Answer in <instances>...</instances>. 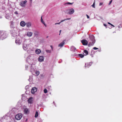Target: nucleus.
<instances>
[{
  "mask_svg": "<svg viewBox=\"0 0 122 122\" xmlns=\"http://www.w3.org/2000/svg\"><path fill=\"white\" fill-rule=\"evenodd\" d=\"M95 42V40L93 36H91L90 38L89 42L88 44L89 46H90L93 45Z\"/></svg>",
  "mask_w": 122,
  "mask_h": 122,
  "instance_id": "f257e3e1",
  "label": "nucleus"
},
{
  "mask_svg": "<svg viewBox=\"0 0 122 122\" xmlns=\"http://www.w3.org/2000/svg\"><path fill=\"white\" fill-rule=\"evenodd\" d=\"M7 36V34L4 31H2L0 32V38L2 39L6 38Z\"/></svg>",
  "mask_w": 122,
  "mask_h": 122,
  "instance_id": "f03ea898",
  "label": "nucleus"
},
{
  "mask_svg": "<svg viewBox=\"0 0 122 122\" xmlns=\"http://www.w3.org/2000/svg\"><path fill=\"white\" fill-rule=\"evenodd\" d=\"M22 117V115L21 114H18L15 116V118L17 120H19Z\"/></svg>",
  "mask_w": 122,
  "mask_h": 122,
  "instance_id": "7ed1b4c3",
  "label": "nucleus"
},
{
  "mask_svg": "<svg viewBox=\"0 0 122 122\" xmlns=\"http://www.w3.org/2000/svg\"><path fill=\"white\" fill-rule=\"evenodd\" d=\"M27 1L26 0H25L24 1H21L20 2V5L21 6L24 7L25 6V5L26 3H27Z\"/></svg>",
  "mask_w": 122,
  "mask_h": 122,
  "instance_id": "20e7f679",
  "label": "nucleus"
},
{
  "mask_svg": "<svg viewBox=\"0 0 122 122\" xmlns=\"http://www.w3.org/2000/svg\"><path fill=\"white\" fill-rule=\"evenodd\" d=\"M81 42L83 45H87L88 44L87 41L85 39H83L81 40Z\"/></svg>",
  "mask_w": 122,
  "mask_h": 122,
  "instance_id": "39448f33",
  "label": "nucleus"
},
{
  "mask_svg": "<svg viewBox=\"0 0 122 122\" xmlns=\"http://www.w3.org/2000/svg\"><path fill=\"white\" fill-rule=\"evenodd\" d=\"M28 103L30 104H32L33 103V98L32 97H30L29 98L28 100Z\"/></svg>",
  "mask_w": 122,
  "mask_h": 122,
  "instance_id": "423d86ee",
  "label": "nucleus"
},
{
  "mask_svg": "<svg viewBox=\"0 0 122 122\" xmlns=\"http://www.w3.org/2000/svg\"><path fill=\"white\" fill-rule=\"evenodd\" d=\"M69 12L68 14L70 15L72 14L74 12V10L73 9H70L69 10Z\"/></svg>",
  "mask_w": 122,
  "mask_h": 122,
  "instance_id": "0eeeda50",
  "label": "nucleus"
},
{
  "mask_svg": "<svg viewBox=\"0 0 122 122\" xmlns=\"http://www.w3.org/2000/svg\"><path fill=\"white\" fill-rule=\"evenodd\" d=\"M37 91V89L36 87H34L32 88L31 90V92L32 94H34Z\"/></svg>",
  "mask_w": 122,
  "mask_h": 122,
  "instance_id": "6e6552de",
  "label": "nucleus"
},
{
  "mask_svg": "<svg viewBox=\"0 0 122 122\" xmlns=\"http://www.w3.org/2000/svg\"><path fill=\"white\" fill-rule=\"evenodd\" d=\"M92 63V62H90L88 63H86L85 64V68L86 67H89V66H91Z\"/></svg>",
  "mask_w": 122,
  "mask_h": 122,
  "instance_id": "1a4fd4ad",
  "label": "nucleus"
},
{
  "mask_svg": "<svg viewBox=\"0 0 122 122\" xmlns=\"http://www.w3.org/2000/svg\"><path fill=\"white\" fill-rule=\"evenodd\" d=\"M44 61V57L42 56H40L39 58V61L40 62H42Z\"/></svg>",
  "mask_w": 122,
  "mask_h": 122,
  "instance_id": "9d476101",
  "label": "nucleus"
},
{
  "mask_svg": "<svg viewBox=\"0 0 122 122\" xmlns=\"http://www.w3.org/2000/svg\"><path fill=\"white\" fill-rule=\"evenodd\" d=\"M21 41L20 39H16L15 41V42L18 45H20V44Z\"/></svg>",
  "mask_w": 122,
  "mask_h": 122,
  "instance_id": "9b49d317",
  "label": "nucleus"
},
{
  "mask_svg": "<svg viewBox=\"0 0 122 122\" xmlns=\"http://www.w3.org/2000/svg\"><path fill=\"white\" fill-rule=\"evenodd\" d=\"M32 35V33L31 32H28L27 33V36L29 37H31Z\"/></svg>",
  "mask_w": 122,
  "mask_h": 122,
  "instance_id": "f8f14e48",
  "label": "nucleus"
},
{
  "mask_svg": "<svg viewBox=\"0 0 122 122\" xmlns=\"http://www.w3.org/2000/svg\"><path fill=\"white\" fill-rule=\"evenodd\" d=\"M26 24L24 21H22L20 22V25L21 26L24 27L26 25Z\"/></svg>",
  "mask_w": 122,
  "mask_h": 122,
  "instance_id": "ddd939ff",
  "label": "nucleus"
},
{
  "mask_svg": "<svg viewBox=\"0 0 122 122\" xmlns=\"http://www.w3.org/2000/svg\"><path fill=\"white\" fill-rule=\"evenodd\" d=\"M26 25L27 27H29L31 26V24L30 22H28L26 23Z\"/></svg>",
  "mask_w": 122,
  "mask_h": 122,
  "instance_id": "4468645a",
  "label": "nucleus"
},
{
  "mask_svg": "<svg viewBox=\"0 0 122 122\" xmlns=\"http://www.w3.org/2000/svg\"><path fill=\"white\" fill-rule=\"evenodd\" d=\"M36 53L37 54H39L41 52V50L39 49H37L35 50Z\"/></svg>",
  "mask_w": 122,
  "mask_h": 122,
  "instance_id": "2eb2a0df",
  "label": "nucleus"
},
{
  "mask_svg": "<svg viewBox=\"0 0 122 122\" xmlns=\"http://www.w3.org/2000/svg\"><path fill=\"white\" fill-rule=\"evenodd\" d=\"M65 43V42L64 41H63V42L60 43L58 45V47H62L63 45Z\"/></svg>",
  "mask_w": 122,
  "mask_h": 122,
  "instance_id": "dca6fc26",
  "label": "nucleus"
},
{
  "mask_svg": "<svg viewBox=\"0 0 122 122\" xmlns=\"http://www.w3.org/2000/svg\"><path fill=\"white\" fill-rule=\"evenodd\" d=\"M24 113L25 114H27L29 112L28 109L27 108H25L24 110Z\"/></svg>",
  "mask_w": 122,
  "mask_h": 122,
  "instance_id": "f3484780",
  "label": "nucleus"
},
{
  "mask_svg": "<svg viewBox=\"0 0 122 122\" xmlns=\"http://www.w3.org/2000/svg\"><path fill=\"white\" fill-rule=\"evenodd\" d=\"M27 47V45L24 44L23 45V47L24 50H26Z\"/></svg>",
  "mask_w": 122,
  "mask_h": 122,
  "instance_id": "a211bd4d",
  "label": "nucleus"
},
{
  "mask_svg": "<svg viewBox=\"0 0 122 122\" xmlns=\"http://www.w3.org/2000/svg\"><path fill=\"white\" fill-rule=\"evenodd\" d=\"M84 53L85 54V56L86 55H87L88 54V51L86 50H84Z\"/></svg>",
  "mask_w": 122,
  "mask_h": 122,
  "instance_id": "6ab92c4d",
  "label": "nucleus"
},
{
  "mask_svg": "<svg viewBox=\"0 0 122 122\" xmlns=\"http://www.w3.org/2000/svg\"><path fill=\"white\" fill-rule=\"evenodd\" d=\"M40 74V72L38 71H37L35 72V74L37 76H38Z\"/></svg>",
  "mask_w": 122,
  "mask_h": 122,
  "instance_id": "aec40b11",
  "label": "nucleus"
},
{
  "mask_svg": "<svg viewBox=\"0 0 122 122\" xmlns=\"http://www.w3.org/2000/svg\"><path fill=\"white\" fill-rule=\"evenodd\" d=\"M38 113L37 111H36V112L35 115V117H38Z\"/></svg>",
  "mask_w": 122,
  "mask_h": 122,
  "instance_id": "412c9836",
  "label": "nucleus"
},
{
  "mask_svg": "<svg viewBox=\"0 0 122 122\" xmlns=\"http://www.w3.org/2000/svg\"><path fill=\"white\" fill-rule=\"evenodd\" d=\"M79 55L81 58H83L84 56V55L81 54H79Z\"/></svg>",
  "mask_w": 122,
  "mask_h": 122,
  "instance_id": "4be33fe9",
  "label": "nucleus"
},
{
  "mask_svg": "<svg viewBox=\"0 0 122 122\" xmlns=\"http://www.w3.org/2000/svg\"><path fill=\"white\" fill-rule=\"evenodd\" d=\"M44 92L45 93H46L47 92V91L46 88L44 89Z\"/></svg>",
  "mask_w": 122,
  "mask_h": 122,
  "instance_id": "5701e85b",
  "label": "nucleus"
},
{
  "mask_svg": "<svg viewBox=\"0 0 122 122\" xmlns=\"http://www.w3.org/2000/svg\"><path fill=\"white\" fill-rule=\"evenodd\" d=\"M46 51L47 53H50L51 52V51L50 50H46Z\"/></svg>",
  "mask_w": 122,
  "mask_h": 122,
  "instance_id": "b1692460",
  "label": "nucleus"
},
{
  "mask_svg": "<svg viewBox=\"0 0 122 122\" xmlns=\"http://www.w3.org/2000/svg\"><path fill=\"white\" fill-rule=\"evenodd\" d=\"M64 20H62L59 23H55V25L60 24L61 22H62L63 21H64Z\"/></svg>",
  "mask_w": 122,
  "mask_h": 122,
  "instance_id": "393cba45",
  "label": "nucleus"
},
{
  "mask_svg": "<svg viewBox=\"0 0 122 122\" xmlns=\"http://www.w3.org/2000/svg\"><path fill=\"white\" fill-rule=\"evenodd\" d=\"M73 4V3H71L70 2H67V3H65L64 5H66V4H70V5H72Z\"/></svg>",
  "mask_w": 122,
  "mask_h": 122,
  "instance_id": "a878e982",
  "label": "nucleus"
},
{
  "mask_svg": "<svg viewBox=\"0 0 122 122\" xmlns=\"http://www.w3.org/2000/svg\"><path fill=\"white\" fill-rule=\"evenodd\" d=\"M41 21L42 23H44L45 22L44 21L43 19H42V17H41Z\"/></svg>",
  "mask_w": 122,
  "mask_h": 122,
  "instance_id": "bb28decb",
  "label": "nucleus"
},
{
  "mask_svg": "<svg viewBox=\"0 0 122 122\" xmlns=\"http://www.w3.org/2000/svg\"><path fill=\"white\" fill-rule=\"evenodd\" d=\"M92 6L94 8H95V3H94H94H93V4L92 5Z\"/></svg>",
  "mask_w": 122,
  "mask_h": 122,
  "instance_id": "cd10ccee",
  "label": "nucleus"
},
{
  "mask_svg": "<svg viewBox=\"0 0 122 122\" xmlns=\"http://www.w3.org/2000/svg\"><path fill=\"white\" fill-rule=\"evenodd\" d=\"M108 23L109 24V25H111L112 26H113V27H114V26L112 24H111V23H110L109 22H108Z\"/></svg>",
  "mask_w": 122,
  "mask_h": 122,
  "instance_id": "c85d7f7f",
  "label": "nucleus"
},
{
  "mask_svg": "<svg viewBox=\"0 0 122 122\" xmlns=\"http://www.w3.org/2000/svg\"><path fill=\"white\" fill-rule=\"evenodd\" d=\"M93 49L95 50H96L98 49V48L96 47H94L93 48Z\"/></svg>",
  "mask_w": 122,
  "mask_h": 122,
  "instance_id": "c756f323",
  "label": "nucleus"
},
{
  "mask_svg": "<svg viewBox=\"0 0 122 122\" xmlns=\"http://www.w3.org/2000/svg\"><path fill=\"white\" fill-rule=\"evenodd\" d=\"M71 19V18H67L65 20H64V21H65V20H70Z\"/></svg>",
  "mask_w": 122,
  "mask_h": 122,
  "instance_id": "7c9ffc66",
  "label": "nucleus"
},
{
  "mask_svg": "<svg viewBox=\"0 0 122 122\" xmlns=\"http://www.w3.org/2000/svg\"><path fill=\"white\" fill-rule=\"evenodd\" d=\"M112 0H111L110 1V2H109V4H108V5H110L111 4V3H112Z\"/></svg>",
  "mask_w": 122,
  "mask_h": 122,
  "instance_id": "2f4dec72",
  "label": "nucleus"
},
{
  "mask_svg": "<svg viewBox=\"0 0 122 122\" xmlns=\"http://www.w3.org/2000/svg\"><path fill=\"white\" fill-rule=\"evenodd\" d=\"M103 3H100L99 4V5L100 6L102 5Z\"/></svg>",
  "mask_w": 122,
  "mask_h": 122,
  "instance_id": "473e14b6",
  "label": "nucleus"
},
{
  "mask_svg": "<svg viewBox=\"0 0 122 122\" xmlns=\"http://www.w3.org/2000/svg\"><path fill=\"white\" fill-rule=\"evenodd\" d=\"M50 47H51V49L53 51V46H50Z\"/></svg>",
  "mask_w": 122,
  "mask_h": 122,
  "instance_id": "72a5a7b5",
  "label": "nucleus"
},
{
  "mask_svg": "<svg viewBox=\"0 0 122 122\" xmlns=\"http://www.w3.org/2000/svg\"><path fill=\"white\" fill-rule=\"evenodd\" d=\"M86 15L87 17V18L88 19L89 18V16L88 15Z\"/></svg>",
  "mask_w": 122,
  "mask_h": 122,
  "instance_id": "f704fd0d",
  "label": "nucleus"
},
{
  "mask_svg": "<svg viewBox=\"0 0 122 122\" xmlns=\"http://www.w3.org/2000/svg\"><path fill=\"white\" fill-rule=\"evenodd\" d=\"M44 25H45V26H46V25L45 24V22L44 23H43Z\"/></svg>",
  "mask_w": 122,
  "mask_h": 122,
  "instance_id": "c9c22d12",
  "label": "nucleus"
},
{
  "mask_svg": "<svg viewBox=\"0 0 122 122\" xmlns=\"http://www.w3.org/2000/svg\"><path fill=\"white\" fill-rule=\"evenodd\" d=\"M15 14H18V13H17V12H15Z\"/></svg>",
  "mask_w": 122,
  "mask_h": 122,
  "instance_id": "e433bc0d",
  "label": "nucleus"
},
{
  "mask_svg": "<svg viewBox=\"0 0 122 122\" xmlns=\"http://www.w3.org/2000/svg\"><path fill=\"white\" fill-rule=\"evenodd\" d=\"M104 26H106V27L107 26V25H106V24H104Z\"/></svg>",
  "mask_w": 122,
  "mask_h": 122,
  "instance_id": "4c0bfd02",
  "label": "nucleus"
},
{
  "mask_svg": "<svg viewBox=\"0 0 122 122\" xmlns=\"http://www.w3.org/2000/svg\"><path fill=\"white\" fill-rule=\"evenodd\" d=\"M59 31H60V34H59V35H60V33H61V30H60Z\"/></svg>",
  "mask_w": 122,
  "mask_h": 122,
  "instance_id": "58836bf2",
  "label": "nucleus"
}]
</instances>
